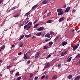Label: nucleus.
I'll return each mask as SVG.
<instances>
[{"instance_id": "f257e3e1", "label": "nucleus", "mask_w": 80, "mask_h": 80, "mask_svg": "<svg viewBox=\"0 0 80 80\" xmlns=\"http://www.w3.org/2000/svg\"><path fill=\"white\" fill-rule=\"evenodd\" d=\"M32 25V22H29L28 24H27L24 26V29H25L26 30H28L32 27H31V25Z\"/></svg>"}, {"instance_id": "f03ea898", "label": "nucleus", "mask_w": 80, "mask_h": 80, "mask_svg": "<svg viewBox=\"0 0 80 80\" xmlns=\"http://www.w3.org/2000/svg\"><path fill=\"white\" fill-rule=\"evenodd\" d=\"M57 12L58 13V16L62 15L63 14V12L62 11V9L61 8L58 9Z\"/></svg>"}, {"instance_id": "7ed1b4c3", "label": "nucleus", "mask_w": 80, "mask_h": 80, "mask_svg": "<svg viewBox=\"0 0 80 80\" xmlns=\"http://www.w3.org/2000/svg\"><path fill=\"white\" fill-rule=\"evenodd\" d=\"M40 52H38L35 55V58H38V57H39V55H40Z\"/></svg>"}, {"instance_id": "20e7f679", "label": "nucleus", "mask_w": 80, "mask_h": 80, "mask_svg": "<svg viewBox=\"0 0 80 80\" xmlns=\"http://www.w3.org/2000/svg\"><path fill=\"white\" fill-rule=\"evenodd\" d=\"M50 63L48 62L45 64V67L46 68H48V67H50Z\"/></svg>"}, {"instance_id": "39448f33", "label": "nucleus", "mask_w": 80, "mask_h": 80, "mask_svg": "<svg viewBox=\"0 0 80 80\" xmlns=\"http://www.w3.org/2000/svg\"><path fill=\"white\" fill-rule=\"evenodd\" d=\"M38 4H37L36 5H34V6H33L32 9V10H34L35 8H36L37 7H38Z\"/></svg>"}, {"instance_id": "423d86ee", "label": "nucleus", "mask_w": 80, "mask_h": 80, "mask_svg": "<svg viewBox=\"0 0 80 80\" xmlns=\"http://www.w3.org/2000/svg\"><path fill=\"white\" fill-rule=\"evenodd\" d=\"M48 0H44L42 2V4H47V3H48Z\"/></svg>"}, {"instance_id": "0eeeda50", "label": "nucleus", "mask_w": 80, "mask_h": 80, "mask_svg": "<svg viewBox=\"0 0 80 80\" xmlns=\"http://www.w3.org/2000/svg\"><path fill=\"white\" fill-rule=\"evenodd\" d=\"M64 19H65L64 17H62L59 19L58 22H62L63 20H64Z\"/></svg>"}, {"instance_id": "6e6552de", "label": "nucleus", "mask_w": 80, "mask_h": 80, "mask_svg": "<svg viewBox=\"0 0 80 80\" xmlns=\"http://www.w3.org/2000/svg\"><path fill=\"white\" fill-rule=\"evenodd\" d=\"M49 40L48 39H45L43 41V42H42V43H47V42H49Z\"/></svg>"}, {"instance_id": "1a4fd4ad", "label": "nucleus", "mask_w": 80, "mask_h": 80, "mask_svg": "<svg viewBox=\"0 0 80 80\" xmlns=\"http://www.w3.org/2000/svg\"><path fill=\"white\" fill-rule=\"evenodd\" d=\"M18 45L20 47H22V46H23V42H19Z\"/></svg>"}, {"instance_id": "9d476101", "label": "nucleus", "mask_w": 80, "mask_h": 80, "mask_svg": "<svg viewBox=\"0 0 80 80\" xmlns=\"http://www.w3.org/2000/svg\"><path fill=\"white\" fill-rule=\"evenodd\" d=\"M70 7H67V8L66 9L65 12L66 13H67V12H69V11H70Z\"/></svg>"}, {"instance_id": "9b49d317", "label": "nucleus", "mask_w": 80, "mask_h": 80, "mask_svg": "<svg viewBox=\"0 0 80 80\" xmlns=\"http://www.w3.org/2000/svg\"><path fill=\"white\" fill-rule=\"evenodd\" d=\"M67 43H68L67 42L64 41L62 43V46H65V45H67Z\"/></svg>"}, {"instance_id": "f8f14e48", "label": "nucleus", "mask_w": 80, "mask_h": 80, "mask_svg": "<svg viewBox=\"0 0 80 80\" xmlns=\"http://www.w3.org/2000/svg\"><path fill=\"white\" fill-rule=\"evenodd\" d=\"M27 53H26L24 55L23 58L24 60H27V59H28V58H27Z\"/></svg>"}, {"instance_id": "ddd939ff", "label": "nucleus", "mask_w": 80, "mask_h": 80, "mask_svg": "<svg viewBox=\"0 0 80 80\" xmlns=\"http://www.w3.org/2000/svg\"><path fill=\"white\" fill-rule=\"evenodd\" d=\"M78 46H75L73 47V51L75 50H76L77 48H78Z\"/></svg>"}, {"instance_id": "4468645a", "label": "nucleus", "mask_w": 80, "mask_h": 80, "mask_svg": "<svg viewBox=\"0 0 80 80\" xmlns=\"http://www.w3.org/2000/svg\"><path fill=\"white\" fill-rule=\"evenodd\" d=\"M46 37H48V38H50V34H46L45 35Z\"/></svg>"}, {"instance_id": "2eb2a0df", "label": "nucleus", "mask_w": 80, "mask_h": 80, "mask_svg": "<svg viewBox=\"0 0 80 80\" xmlns=\"http://www.w3.org/2000/svg\"><path fill=\"white\" fill-rule=\"evenodd\" d=\"M80 78V76H78L76 77L74 79V80H79Z\"/></svg>"}, {"instance_id": "dca6fc26", "label": "nucleus", "mask_w": 80, "mask_h": 80, "mask_svg": "<svg viewBox=\"0 0 80 80\" xmlns=\"http://www.w3.org/2000/svg\"><path fill=\"white\" fill-rule=\"evenodd\" d=\"M19 16L20 14H19V13H17L14 16V17L17 18L18 17H19Z\"/></svg>"}, {"instance_id": "f3484780", "label": "nucleus", "mask_w": 80, "mask_h": 80, "mask_svg": "<svg viewBox=\"0 0 80 80\" xmlns=\"http://www.w3.org/2000/svg\"><path fill=\"white\" fill-rule=\"evenodd\" d=\"M60 37L59 36H57L56 38H55L53 41L54 42H56V41H57V40Z\"/></svg>"}, {"instance_id": "a211bd4d", "label": "nucleus", "mask_w": 80, "mask_h": 80, "mask_svg": "<svg viewBox=\"0 0 80 80\" xmlns=\"http://www.w3.org/2000/svg\"><path fill=\"white\" fill-rule=\"evenodd\" d=\"M57 77V75H55L52 77V80H55V79H56Z\"/></svg>"}, {"instance_id": "6ab92c4d", "label": "nucleus", "mask_w": 80, "mask_h": 80, "mask_svg": "<svg viewBox=\"0 0 80 80\" xmlns=\"http://www.w3.org/2000/svg\"><path fill=\"white\" fill-rule=\"evenodd\" d=\"M30 13L29 12H28L24 15V17H27V16H28L29 15H30Z\"/></svg>"}, {"instance_id": "aec40b11", "label": "nucleus", "mask_w": 80, "mask_h": 80, "mask_svg": "<svg viewBox=\"0 0 80 80\" xmlns=\"http://www.w3.org/2000/svg\"><path fill=\"white\" fill-rule=\"evenodd\" d=\"M42 35V32H39L36 34V35H37V36H40V35Z\"/></svg>"}, {"instance_id": "412c9836", "label": "nucleus", "mask_w": 80, "mask_h": 80, "mask_svg": "<svg viewBox=\"0 0 80 80\" xmlns=\"http://www.w3.org/2000/svg\"><path fill=\"white\" fill-rule=\"evenodd\" d=\"M31 36V34H29L28 35L27 34L25 36V37L27 38H28V37H30Z\"/></svg>"}, {"instance_id": "4be33fe9", "label": "nucleus", "mask_w": 80, "mask_h": 80, "mask_svg": "<svg viewBox=\"0 0 80 80\" xmlns=\"http://www.w3.org/2000/svg\"><path fill=\"white\" fill-rule=\"evenodd\" d=\"M76 58H80V54H79L78 55H77L76 56Z\"/></svg>"}, {"instance_id": "5701e85b", "label": "nucleus", "mask_w": 80, "mask_h": 80, "mask_svg": "<svg viewBox=\"0 0 80 80\" xmlns=\"http://www.w3.org/2000/svg\"><path fill=\"white\" fill-rule=\"evenodd\" d=\"M71 59H72L71 57L70 58L68 59L67 60V62H70V60H71Z\"/></svg>"}, {"instance_id": "b1692460", "label": "nucleus", "mask_w": 80, "mask_h": 80, "mask_svg": "<svg viewBox=\"0 0 80 80\" xmlns=\"http://www.w3.org/2000/svg\"><path fill=\"white\" fill-rule=\"evenodd\" d=\"M39 25V24H36L34 26V28H36L37 27H38Z\"/></svg>"}, {"instance_id": "393cba45", "label": "nucleus", "mask_w": 80, "mask_h": 80, "mask_svg": "<svg viewBox=\"0 0 80 80\" xmlns=\"http://www.w3.org/2000/svg\"><path fill=\"white\" fill-rule=\"evenodd\" d=\"M72 78V75H70L68 76V78L69 79H70L71 78Z\"/></svg>"}, {"instance_id": "a878e982", "label": "nucleus", "mask_w": 80, "mask_h": 80, "mask_svg": "<svg viewBox=\"0 0 80 80\" xmlns=\"http://www.w3.org/2000/svg\"><path fill=\"white\" fill-rule=\"evenodd\" d=\"M33 76V74L32 73L30 74V76H29L30 78H32V77Z\"/></svg>"}, {"instance_id": "bb28decb", "label": "nucleus", "mask_w": 80, "mask_h": 80, "mask_svg": "<svg viewBox=\"0 0 80 80\" xmlns=\"http://www.w3.org/2000/svg\"><path fill=\"white\" fill-rule=\"evenodd\" d=\"M24 37V35H22V36L20 38H19V40H22Z\"/></svg>"}, {"instance_id": "cd10ccee", "label": "nucleus", "mask_w": 80, "mask_h": 80, "mask_svg": "<svg viewBox=\"0 0 80 80\" xmlns=\"http://www.w3.org/2000/svg\"><path fill=\"white\" fill-rule=\"evenodd\" d=\"M65 54H64V52H62L61 53V56H64Z\"/></svg>"}, {"instance_id": "c85d7f7f", "label": "nucleus", "mask_w": 80, "mask_h": 80, "mask_svg": "<svg viewBox=\"0 0 80 80\" xmlns=\"http://www.w3.org/2000/svg\"><path fill=\"white\" fill-rule=\"evenodd\" d=\"M58 68H60V67H62V65H61V64H58Z\"/></svg>"}, {"instance_id": "c756f323", "label": "nucleus", "mask_w": 80, "mask_h": 80, "mask_svg": "<svg viewBox=\"0 0 80 80\" xmlns=\"http://www.w3.org/2000/svg\"><path fill=\"white\" fill-rule=\"evenodd\" d=\"M40 28L41 29V30H43L44 29V28H45V27H40Z\"/></svg>"}, {"instance_id": "7c9ffc66", "label": "nucleus", "mask_w": 80, "mask_h": 80, "mask_svg": "<svg viewBox=\"0 0 80 80\" xmlns=\"http://www.w3.org/2000/svg\"><path fill=\"white\" fill-rule=\"evenodd\" d=\"M49 46H51V45H52L53 44V42H49Z\"/></svg>"}, {"instance_id": "2f4dec72", "label": "nucleus", "mask_w": 80, "mask_h": 80, "mask_svg": "<svg viewBox=\"0 0 80 80\" xmlns=\"http://www.w3.org/2000/svg\"><path fill=\"white\" fill-rule=\"evenodd\" d=\"M47 48H48V46H45L44 47L43 49H47Z\"/></svg>"}, {"instance_id": "473e14b6", "label": "nucleus", "mask_w": 80, "mask_h": 80, "mask_svg": "<svg viewBox=\"0 0 80 80\" xmlns=\"http://www.w3.org/2000/svg\"><path fill=\"white\" fill-rule=\"evenodd\" d=\"M50 35H54L55 33L53 32H50Z\"/></svg>"}, {"instance_id": "72a5a7b5", "label": "nucleus", "mask_w": 80, "mask_h": 80, "mask_svg": "<svg viewBox=\"0 0 80 80\" xmlns=\"http://www.w3.org/2000/svg\"><path fill=\"white\" fill-rule=\"evenodd\" d=\"M1 48H2V50H4V49H5V45H4L3 46H2Z\"/></svg>"}, {"instance_id": "f704fd0d", "label": "nucleus", "mask_w": 80, "mask_h": 80, "mask_svg": "<svg viewBox=\"0 0 80 80\" xmlns=\"http://www.w3.org/2000/svg\"><path fill=\"white\" fill-rule=\"evenodd\" d=\"M47 23H50L52 22V20H48L47 22Z\"/></svg>"}, {"instance_id": "c9c22d12", "label": "nucleus", "mask_w": 80, "mask_h": 80, "mask_svg": "<svg viewBox=\"0 0 80 80\" xmlns=\"http://www.w3.org/2000/svg\"><path fill=\"white\" fill-rule=\"evenodd\" d=\"M79 64H80V59L79 60V62H77L76 65H79Z\"/></svg>"}, {"instance_id": "e433bc0d", "label": "nucleus", "mask_w": 80, "mask_h": 80, "mask_svg": "<svg viewBox=\"0 0 80 80\" xmlns=\"http://www.w3.org/2000/svg\"><path fill=\"white\" fill-rule=\"evenodd\" d=\"M51 57V54H49L47 56V58H48L49 57Z\"/></svg>"}, {"instance_id": "4c0bfd02", "label": "nucleus", "mask_w": 80, "mask_h": 80, "mask_svg": "<svg viewBox=\"0 0 80 80\" xmlns=\"http://www.w3.org/2000/svg\"><path fill=\"white\" fill-rule=\"evenodd\" d=\"M24 23H25V21H23L21 24V26H23V25L24 24Z\"/></svg>"}, {"instance_id": "58836bf2", "label": "nucleus", "mask_w": 80, "mask_h": 80, "mask_svg": "<svg viewBox=\"0 0 80 80\" xmlns=\"http://www.w3.org/2000/svg\"><path fill=\"white\" fill-rule=\"evenodd\" d=\"M10 67H12V66H8L7 67V69H9V68H10Z\"/></svg>"}, {"instance_id": "ea45409f", "label": "nucleus", "mask_w": 80, "mask_h": 80, "mask_svg": "<svg viewBox=\"0 0 80 80\" xmlns=\"http://www.w3.org/2000/svg\"><path fill=\"white\" fill-rule=\"evenodd\" d=\"M37 22H38V20L36 19L35 20V21L33 22V24H35V23H37Z\"/></svg>"}, {"instance_id": "a19ab883", "label": "nucleus", "mask_w": 80, "mask_h": 80, "mask_svg": "<svg viewBox=\"0 0 80 80\" xmlns=\"http://www.w3.org/2000/svg\"><path fill=\"white\" fill-rule=\"evenodd\" d=\"M16 76L19 75H20V73L19 72H17L16 73Z\"/></svg>"}, {"instance_id": "79ce46f5", "label": "nucleus", "mask_w": 80, "mask_h": 80, "mask_svg": "<svg viewBox=\"0 0 80 80\" xmlns=\"http://www.w3.org/2000/svg\"><path fill=\"white\" fill-rule=\"evenodd\" d=\"M45 75H43L41 77V79H43L44 78H45Z\"/></svg>"}, {"instance_id": "37998d69", "label": "nucleus", "mask_w": 80, "mask_h": 80, "mask_svg": "<svg viewBox=\"0 0 80 80\" xmlns=\"http://www.w3.org/2000/svg\"><path fill=\"white\" fill-rule=\"evenodd\" d=\"M20 79H21V77H18L17 78V80H20Z\"/></svg>"}, {"instance_id": "c03bdc74", "label": "nucleus", "mask_w": 80, "mask_h": 80, "mask_svg": "<svg viewBox=\"0 0 80 80\" xmlns=\"http://www.w3.org/2000/svg\"><path fill=\"white\" fill-rule=\"evenodd\" d=\"M37 30H38V31H42V30H41V29L40 28H39L38 29H37Z\"/></svg>"}, {"instance_id": "a18cd8bd", "label": "nucleus", "mask_w": 80, "mask_h": 80, "mask_svg": "<svg viewBox=\"0 0 80 80\" xmlns=\"http://www.w3.org/2000/svg\"><path fill=\"white\" fill-rule=\"evenodd\" d=\"M17 7L16 6H15V7H14L12 8V10H14V9H15V8H16Z\"/></svg>"}, {"instance_id": "49530a36", "label": "nucleus", "mask_w": 80, "mask_h": 80, "mask_svg": "<svg viewBox=\"0 0 80 80\" xmlns=\"http://www.w3.org/2000/svg\"><path fill=\"white\" fill-rule=\"evenodd\" d=\"M36 38V37H35V36H34L32 37V39H34V38Z\"/></svg>"}, {"instance_id": "de8ad7c7", "label": "nucleus", "mask_w": 80, "mask_h": 80, "mask_svg": "<svg viewBox=\"0 0 80 80\" xmlns=\"http://www.w3.org/2000/svg\"><path fill=\"white\" fill-rule=\"evenodd\" d=\"M50 12L48 13L47 15V16H49L50 15Z\"/></svg>"}, {"instance_id": "09e8293b", "label": "nucleus", "mask_w": 80, "mask_h": 80, "mask_svg": "<svg viewBox=\"0 0 80 80\" xmlns=\"http://www.w3.org/2000/svg\"><path fill=\"white\" fill-rule=\"evenodd\" d=\"M76 11L75 10V9H74L72 11V13H74Z\"/></svg>"}, {"instance_id": "8fccbe9b", "label": "nucleus", "mask_w": 80, "mask_h": 80, "mask_svg": "<svg viewBox=\"0 0 80 80\" xmlns=\"http://www.w3.org/2000/svg\"><path fill=\"white\" fill-rule=\"evenodd\" d=\"M64 55H67V52L65 51L64 52Z\"/></svg>"}, {"instance_id": "3c124183", "label": "nucleus", "mask_w": 80, "mask_h": 80, "mask_svg": "<svg viewBox=\"0 0 80 80\" xmlns=\"http://www.w3.org/2000/svg\"><path fill=\"white\" fill-rule=\"evenodd\" d=\"M37 79H38V77H36L35 78H34V80H37Z\"/></svg>"}, {"instance_id": "603ef678", "label": "nucleus", "mask_w": 80, "mask_h": 80, "mask_svg": "<svg viewBox=\"0 0 80 80\" xmlns=\"http://www.w3.org/2000/svg\"><path fill=\"white\" fill-rule=\"evenodd\" d=\"M21 54H22V52H20L18 53V55H20Z\"/></svg>"}, {"instance_id": "864d4df0", "label": "nucleus", "mask_w": 80, "mask_h": 80, "mask_svg": "<svg viewBox=\"0 0 80 80\" xmlns=\"http://www.w3.org/2000/svg\"><path fill=\"white\" fill-rule=\"evenodd\" d=\"M63 7L64 8H66V7H67V5L66 4L64 5Z\"/></svg>"}, {"instance_id": "5fc2aeb1", "label": "nucleus", "mask_w": 80, "mask_h": 80, "mask_svg": "<svg viewBox=\"0 0 80 80\" xmlns=\"http://www.w3.org/2000/svg\"><path fill=\"white\" fill-rule=\"evenodd\" d=\"M14 47H15V45H12V48H12Z\"/></svg>"}, {"instance_id": "6e6d98bb", "label": "nucleus", "mask_w": 80, "mask_h": 80, "mask_svg": "<svg viewBox=\"0 0 80 80\" xmlns=\"http://www.w3.org/2000/svg\"><path fill=\"white\" fill-rule=\"evenodd\" d=\"M28 22H29V21H27L25 23V25H26V24H27Z\"/></svg>"}, {"instance_id": "4d7b16f0", "label": "nucleus", "mask_w": 80, "mask_h": 80, "mask_svg": "<svg viewBox=\"0 0 80 80\" xmlns=\"http://www.w3.org/2000/svg\"><path fill=\"white\" fill-rule=\"evenodd\" d=\"M48 76H47L45 77V79H47V78H48Z\"/></svg>"}, {"instance_id": "13d9d810", "label": "nucleus", "mask_w": 80, "mask_h": 80, "mask_svg": "<svg viewBox=\"0 0 80 80\" xmlns=\"http://www.w3.org/2000/svg\"><path fill=\"white\" fill-rule=\"evenodd\" d=\"M28 64H29V63H30V61H29L27 63Z\"/></svg>"}, {"instance_id": "bf43d9fd", "label": "nucleus", "mask_w": 80, "mask_h": 80, "mask_svg": "<svg viewBox=\"0 0 80 80\" xmlns=\"http://www.w3.org/2000/svg\"><path fill=\"white\" fill-rule=\"evenodd\" d=\"M2 2H3V0H0V4L2 3Z\"/></svg>"}, {"instance_id": "052dcab7", "label": "nucleus", "mask_w": 80, "mask_h": 80, "mask_svg": "<svg viewBox=\"0 0 80 80\" xmlns=\"http://www.w3.org/2000/svg\"><path fill=\"white\" fill-rule=\"evenodd\" d=\"M3 50V49H2V48H1V49H0V52H1V51H2Z\"/></svg>"}, {"instance_id": "680f3d73", "label": "nucleus", "mask_w": 80, "mask_h": 80, "mask_svg": "<svg viewBox=\"0 0 80 80\" xmlns=\"http://www.w3.org/2000/svg\"><path fill=\"white\" fill-rule=\"evenodd\" d=\"M47 10L45 11V12H44V13H47Z\"/></svg>"}, {"instance_id": "e2e57ef3", "label": "nucleus", "mask_w": 80, "mask_h": 80, "mask_svg": "<svg viewBox=\"0 0 80 80\" xmlns=\"http://www.w3.org/2000/svg\"><path fill=\"white\" fill-rule=\"evenodd\" d=\"M0 62H1V63H2V62H3V60H0Z\"/></svg>"}, {"instance_id": "0e129e2a", "label": "nucleus", "mask_w": 80, "mask_h": 80, "mask_svg": "<svg viewBox=\"0 0 80 80\" xmlns=\"http://www.w3.org/2000/svg\"><path fill=\"white\" fill-rule=\"evenodd\" d=\"M14 71V70H12V71H11L10 72H12V73H13Z\"/></svg>"}, {"instance_id": "69168bd1", "label": "nucleus", "mask_w": 80, "mask_h": 80, "mask_svg": "<svg viewBox=\"0 0 80 80\" xmlns=\"http://www.w3.org/2000/svg\"><path fill=\"white\" fill-rule=\"evenodd\" d=\"M28 53H31V51H28Z\"/></svg>"}, {"instance_id": "338daca9", "label": "nucleus", "mask_w": 80, "mask_h": 80, "mask_svg": "<svg viewBox=\"0 0 80 80\" xmlns=\"http://www.w3.org/2000/svg\"><path fill=\"white\" fill-rule=\"evenodd\" d=\"M72 32H74V29H72Z\"/></svg>"}, {"instance_id": "774afa93", "label": "nucleus", "mask_w": 80, "mask_h": 80, "mask_svg": "<svg viewBox=\"0 0 80 80\" xmlns=\"http://www.w3.org/2000/svg\"><path fill=\"white\" fill-rule=\"evenodd\" d=\"M44 73L45 74H46V73H47V72L46 71H45L44 72Z\"/></svg>"}]
</instances>
